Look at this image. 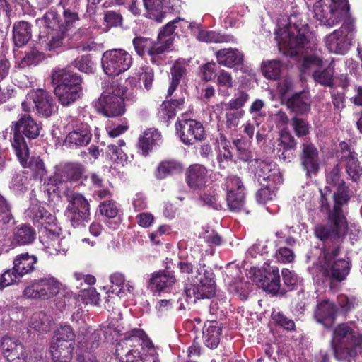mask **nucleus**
Returning <instances> with one entry per match:
<instances>
[{
  "mask_svg": "<svg viewBox=\"0 0 362 362\" xmlns=\"http://www.w3.org/2000/svg\"><path fill=\"white\" fill-rule=\"evenodd\" d=\"M349 199V197L344 192L336 194L335 204L327 216V223H319L315 228L314 233L318 239L337 241L345 236L348 226L343 206Z\"/></svg>",
  "mask_w": 362,
  "mask_h": 362,
  "instance_id": "1",
  "label": "nucleus"
},
{
  "mask_svg": "<svg viewBox=\"0 0 362 362\" xmlns=\"http://www.w3.org/2000/svg\"><path fill=\"white\" fill-rule=\"evenodd\" d=\"M330 344L337 361L349 362L362 351V334L354 332L346 324H339L333 330Z\"/></svg>",
  "mask_w": 362,
  "mask_h": 362,
  "instance_id": "2",
  "label": "nucleus"
},
{
  "mask_svg": "<svg viewBox=\"0 0 362 362\" xmlns=\"http://www.w3.org/2000/svg\"><path fill=\"white\" fill-rule=\"evenodd\" d=\"M103 93L95 102L97 110L107 117H115L125 112L123 95L125 89L117 81L109 79L102 83Z\"/></svg>",
  "mask_w": 362,
  "mask_h": 362,
  "instance_id": "3",
  "label": "nucleus"
},
{
  "mask_svg": "<svg viewBox=\"0 0 362 362\" xmlns=\"http://www.w3.org/2000/svg\"><path fill=\"white\" fill-rule=\"evenodd\" d=\"M311 34L308 32V25L300 28L291 27L280 29L277 33L276 40L279 49L286 54L294 56L300 54L303 49H311L315 42L310 41Z\"/></svg>",
  "mask_w": 362,
  "mask_h": 362,
  "instance_id": "4",
  "label": "nucleus"
},
{
  "mask_svg": "<svg viewBox=\"0 0 362 362\" xmlns=\"http://www.w3.org/2000/svg\"><path fill=\"white\" fill-rule=\"evenodd\" d=\"M339 247L323 251V255L319 258L317 269L320 274L327 280L341 281L344 280L350 271V262L344 259H337Z\"/></svg>",
  "mask_w": 362,
  "mask_h": 362,
  "instance_id": "5",
  "label": "nucleus"
},
{
  "mask_svg": "<svg viewBox=\"0 0 362 362\" xmlns=\"http://www.w3.org/2000/svg\"><path fill=\"white\" fill-rule=\"evenodd\" d=\"M152 342L141 329H134L116 345V356L121 362H137L142 354L139 347L144 350L151 347Z\"/></svg>",
  "mask_w": 362,
  "mask_h": 362,
  "instance_id": "6",
  "label": "nucleus"
},
{
  "mask_svg": "<svg viewBox=\"0 0 362 362\" xmlns=\"http://www.w3.org/2000/svg\"><path fill=\"white\" fill-rule=\"evenodd\" d=\"M82 173V166L78 163H66L57 168L46 183L47 193H61L62 190L71 187L73 182L81 179Z\"/></svg>",
  "mask_w": 362,
  "mask_h": 362,
  "instance_id": "7",
  "label": "nucleus"
},
{
  "mask_svg": "<svg viewBox=\"0 0 362 362\" xmlns=\"http://www.w3.org/2000/svg\"><path fill=\"white\" fill-rule=\"evenodd\" d=\"M202 259V255L196 249H190L189 251L182 252L179 255L177 268L190 284L203 276L204 271H211L206 268Z\"/></svg>",
  "mask_w": 362,
  "mask_h": 362,
  "instance_id": "8",
  "label": "nucleus"
},
{
  "mask_svg": "<svg viewBox=\"0 0 362 362\" xmlns=\"http://www.w3.org/2000/svg\"><path fill=\"white\" fill-rule=\"evenodd\" d=\"M74 338L75 334L69 325H62L55 332L49 349V354L54 360L59 358V362L70 361Z\"/></svg>",
  "mask_w": 362,
  "mask_h": 362,
  "instance_id": "9",
  "label": "nucleus"
},
{
  "mask_svg": "<svg viewBox=\"0 0 362 362\" xmlns=\"http://www.w3.org/2000/svg\"><path fill=\"white\" fill-rule=\"evenodd\" d=\"M301 71L312 73L314 81L320 85L328 87L333 86L334 67L331 63L325 66L322 59L315 54L304 56Z\"/></svg>",
  "mask_w": 362,
  "mask_h": 362,
  "instance_id": "10",
  "label": "nucleus"
},
{
  "mask_svg": "<svg viewBox=\"0 0 362 362\" xmlns=\"http://www.w3.org/2000/svg\"><path fill=\"white\" fill-rule=\"evenodd\" d=\"M313 17L322 25L332 28L349 17L346 10L339 7L337 4L329 0H320L313 7Z\"/></svg>",
  "mask_w": 362,
  "mask_h": 362,
  "instance_id": "11",
  "label": "nucleus"
},
{
  "mask_svg": "<svg viewBox=\"0 0 362 362\" xmlns=\"http://www.w3.org/2000/svg\"><path fill=\"white\" fill-rule=\"evenodd\" d=\"M101 63L105 74L115 76L130 68L132 64V57L124 49H112L103 53Z\"/></svg>",
  "mask_w": 362,
  "mask_h": 362,
  "instance_id": "12",
  "label": "nucleus"
},
{
  "mask_svg": "<svg viewBox=\"0 0 362 362\" xmlns=\"http://www.w3.org/2000/svg\"><path fill=\"white\" fill-rule=\"evenodd\" d=\"M21 105L25 112L35 109L38 115L45 117H50L57 110L52 97L47 91L42 89L28 94Z\"/></svg>",
  "mask_w": 362,
  "mask_h": 362,
  "instance_id": "13",
  "label": "nucleus"
},
{
  "mask_svg": "<svg viewBox=\"0 0 362 362\" xmlns=\"http://www.w3.org/2000/svg\"><path fill=\"white\" fill-rule=\"evenodd\" d=\"M354 25L350 21H344L342 25L325 38V43L330 52L345 54L351 45Z\"/></svg>",
  "mask_w": 362,
  "mask_h": 362,
  "instance_id": "14",
  "label": "nucleus"
},
{
  "mask_svg": "<svg viewBox=\"0 0 362 362\" xmlns=\"http://www.w3.org/2000/svg\"><path fill=\"white\" fill-rule=\"evenodd\" d=\"M69 204L66 209V216L71 225L76 228L83 226L90 216V205L88 200L78 193H66Z\"/></svg>",
  "mask_w": 362,
  "mask_h": 362,
  "instance_id": "15",
  "label": "nucleus"
},
{
  "mask_svg": "<svg viewBox=\"0 0 362 362\" xmlns=\"http://www.w3.org/2000/svg\"><path fill=\"white\" fill-rule=\"evenodd\" d=\"M13 149L16 155L23 168H29L35 179L42 180L46 175L47 170L45 164L40 157L29 158L28 148L22 139H16L13 143Z\"/></svg>",
  "mask_w": 362,
  "mask_h": 362,
  "instance_id": "16",
  "label": "nucleus"
},
{
  "mask_svg": "<svg viewBox=\"0 0 362 362\" xmlns=\"http://www.w3.org/2000/svg\"><path fill=\"white\" fill-rule=\"evenodd\" d=\"M242 159L245 161H248L250 167H254L256 169V176L258 182L262 184V182H273L274 184L281 182V175L279 168L271 160H260V159H251L246 153L245 156H242Z\"/></svg>",
  "mask_w": 362,
  "mask_h": 362,
  "instance_id": "17",
  "label": "nucleus"
},
{
  "mask_svg": "<svg viewBox=\"0 0 362 362\" xmlns=\"http://www.w3.org/2000/svg\"><path fill=\"white\" fill-rule=\"evenodd\" d=\"M223 188L227 192L226 202L228 209L233 211H240L245 206V187L236 175H229L225 180Z\"/></svg>",
  "mask_w": 362,
  "mask_h": 362,
  "instance_id": "18",
  "label": "nucleus"
},
{
  "mask_svg": "<svg viewBox=\"0 0 362 362\" xmlns=\"http://www.w3.org/2000/svg\"><path fill=\"white\" fill-rule=\"evenodd\" d=\"M214 274L212 271H204L203 276L192 284V287L186 289V295L192 298L194 302L197 299L211 298L216 293V282Z\"/></svg>",
  "mask_w": 362,
  "mask_h": 362,
  "instance_id": "19",
  "label": "nucleus"
},
{
  "mask_svg": "<svg viewBox=\"0 0 362 362\" xmlns=\"http://www.w3.org/2000/svg\"><path fill=\"white\" fill-rule=\"evenodd\" d=\"M59 229L55 225L47 224L40 229V241L46 252L51 255L65 254L66 248L63 247L62 239L59 237Z\"/></svg>",
  "mask_w": 362,
  "mask_h": 362,
  "instance_id": "20",
  "label": "nucleus"
},
{
  "mask_svg": "<svg viewBox=\"0 0 362 362\" xmlns=\"http://www.w3.org/2000/svg\"><path fill=\"white\" fill-rule=\"evenodd\" d=\"M177 134L182 142L192 145L204 137V129L202 123L194 119H179L175 124Z\"/></svg>",
  "mask_w": 362,
  "mask_h": 362,
  "instance_id": "21",
  "label": "nucleus"
},
{
  "mask_svg": "<svg viewBox=\"0 0 362 362\" xmlns=\"http://www.w3.org/2000/svg\"><path fill=\"white\" fill-rule=\"evenodd\" d=\"M299 155L300 164L308 177L315 176L320 166V154L316 146L308 141L304 142Z\"/></svg>",
  "mask_w": 362,
  "mask_h": 362,
  "instance_id": "22",
  "label": "nucleus"
},
{
  "mask_svg": "<svg viewBox=\"0 0 362 362\" xmlns=\"http://www.w3.org/2000/svg\"><path fill=\"white\" fill-rule=\"evenodd\" d=\"M11 130L13 132V139L11 142L13 147L16 139H22L23 142H25L23 136L33 139L40 134L39 125L30 115L27 114L19 115L18 120L13 122Z\"/></svg>",
  "mask_w": 362,
  "mask_h": 362,
  "instance_id": "23",
  "label": "nucleus"
},
{
  "mask_svg": "<svg viewBox=\"0 0 362 362\" xmlns=\"http://www.w3.org/2000/svg\"><path fill=\"white\" fill-rule=\"evenodd\" d=\"M176 282L174 272L161 270L152 274L148 281V288L153 295L160 296L170 293Z\"/></svg>",
  "mask_w": 362,
  "mask_h": 362,
  "instance_id": "24",
  "label": "nucleus"
},
{
  "mask_svg": "<svg viewBox=\"0 0 362 362\" xmlns=\"http://www.w3.org/2000/svg\"><path fill=\"white\" fill-rule=\"evenodd\" d=\"M337 308L334 303L328 299L317 303L314 311V318L316 322L325 328H331L336 321Z\"/></svg>",
  "mask_w": 362,
  "mask_h": 362,
  "instance_id": "25",
  "label": "nucleus"
},
{
  "mask_svg": "<svg viewBox=\"0 0 362 362\" xmlns=\"http://www.w3.org/2000/svg\"><path fill=\"white\" fill-rule=\"evenodd\" d=\"M0 348L8 362H25V348L17 339L3 337Z\"/></svg>",
  "mask_w": 362,
  "mask_h": 362,
  "instance_id": "26",
  "label": "nucleus"
},
{
  "mask_svg": "<svg viewBox=\"0 0 362 362\" xmlns=\"http://www.w3.org/2000/svg\"><path fill=\"white\" fill-rule=\"evenodd\" d=\"M259 282L262 288L268 292L276 293L280 288V276L279 269L276 267H270L264 264L262 271L260 272Z\"/></svg>",
  "mask_w": 362,
  "mask_h": 362,
  "instance_id": "27",
  "label": "nucleus"
},
{
  "mask_svg": "<svg viewBox=\"0 0 362 362\" xmlns=\"http://www.w3.org/2000/svg\"><path fill=\"white\" fill-rule=\"evenodd\" d=\"M133 45L136 52L139 56H144L147 53L151 57V62H155L154 57L163 54V48L157 42L153 41L148 37H136L133 40Z\"/></svg>",
  "mask_w": 362,
  "mask_h": 362,
  "instance_id": "28",
  "label": "nucleus"
},
{
  "mask_svg": "<svg viewBox=\"0 0 362 362\" xmlns=\"http://www.w3.org/2000/svg\"><path fill=\"white\" fill-rule=\"evenodd\" d=\"M181 23L180 26L182 28H185V26L193 28L194 26L192 23H189L187 21H185L184 19H181L180 18H177L175 20L171 21L165 25L163 29L159 33L158 35V42L160 45L163 48V52H165L170 47L173 43V33L176 28H177V24Z\"/></svg>",
  "mask_w": 362,
  "mask_h": 362,
  "instance_id": "29",
  "label": "nucleus"
},
{
  "mask_svg": "<svg viewBox=\"0 0 362 362\" xmlns=\"http://www.w3.org/2000/svg\"><path fill=\"white\" fill-rule=\"evenodd\" d=\"M92 134L86 124H80L74 127L66 137L65 142L69 146L80 147L87 146L91 140Z\"/></svg>",
  "mask_w": 362,
  "mask_h": 362,
  "instance_id": "30",
  "label": "nucleus"
},
{
  "mask_svg": "<svg viewBox=\"0 0 362 362\" xmlns=\"http://www.w3.org/2000/svg\"><path fill=\"white\" fill-rule=\"evenodd\" d=\"M208 171L202 165H192L187 170L186 180L191 189H199L204 187L208 180Z\"/></svg>",
  "mask_w": 362,
  "mask_h": 362,
  "instance_id": "31",
  "label": "nucleus"
},
{
  "mask_svg": "<svg viewBox=\"0 0 362 362\" xmlns=\"http://www.w3.org/2000/svg\"><path fill=\"white\" fill-rule=\"evenodd\" d=\"M25 214L35 224H39L41 227L54 221L53 216L36 200L31 202L25 211Z\"/></svg>",
  "mask_w": 362,
  "mask_h": 362,
  "instance_id": "32",
  "label": "nucleus"
},
{
  "mask_svg": "<svg viewBox=\"0 0 362 362\" xmlns=\"http://www.w3.org/2000/svg\"><path fill=\"white\" fill-rule=\"evenodd\" d=\"M52 83L55 86H66L68 87L81 88V77L76 73L61 69L52 71Z\"/></svg>",
  "mask_w": 362,
  "mask_h": 362,
  "instance_id": "33",
  "label": "nucleus"
},
{
  "mask_svg": "<svg viewBox=\"0 0 362 362\" xmlns=\"http://www.w3.org/2000/svg\"><path fill=\"white\" fill-rule=\"evenodd\" d=\"M221 327L216 321L204 324L202 329V340L204 345L210 349H216L220 343Z\"/></svg>",
  "mask_w": 362,
  "mask_h": 362,
  "instance_id": "34",
  "label": "nucleus"
},
{
  "mask_svg": "<svg viewBox=\"0 0 362 362\" xmlns=\"http://www.w3.org/2000/svg\"><path fill=\"white\" fill-rule=\"evenodd\" d=\"M41 299H49L59 293L64 286L56 278L47 276L37 280Z\"/></svg>",
  "mask_w": 362,
  "mask_h": 362,
  "instance_id": "35",
  "label": "nucleus"
},
{
  "mask_svg": "<svg viewBox=\"0 0 362 362\" xmlns=\"http://www.w3.org/2000/svg\"><path fill=\"white\" fill-rule=\"evenodd\" d=\"M37 259L34 255H30L28 253H22L17 255L13 259V269L20 277L31 273L35 269V264Z\"/></svg>",
  "mask_w": 362,
  "mask_h": 362,
  "instance_id": "36",
  "label": "nucleus"
},
{
  "mask_svg": "<svg viewBox=\"0 0 362 362\" xmlns=\"http://www.w3.org/2000/svg\"><path fill=\"white\" fill-rule=\"evenodd\" d=\"M216 56L219 64L233 67L243 64V54L237 49H223L216 52Z\"/></svg>",
  "mask_w": 362,
  "mask_h": 362,
  "instance_id": "37",
  "label": "nucleus"
},
{
  "mask_svg": "<svg viewBox=\"0 0 362 362\" xmlns=\"http://www.w3.org/2000/svg\"><path fill=\"white\" fill-rule=\"evenodd\" d=\"M110 281L112 284V292L115 293L119 297L123 298L134 291L133 283L127 281L123 274L115 272L110 276Z\"/></svg>",
  "mask_w": 362,
  "mask_h": 362,
  "instance_id": "38",
  "label": "nucleus"
},
{
  "mask_svg": "<svg viewBox=\"0 0 362 362\" xmlns=\"http://www.w3.org/2000/svg\"><path fill=\"white\" fill-rule=\"evenodd\" d=\"M54 93L58 98L59 102L63 106H68L74 103L79 99L83 94L81 88H67L66 86H56L54 88Z\"/></svg>",
  "mask_w": 362,
  "mask_h": 362,
  "instance_id": "39",
  "label": "nucleus"
},
{
  "mask_svg": "<svg viewBox=\"0 0 362 362\" xmlns=\"http://www.w3.org/2000/svg\"><path fill=\"white\" fill-rule=\"evenodd\" d=\"M143 3L148 17L158 23L162 21L167 10L169 11L170 8L163 0H143Z\"/></svg>",
  "mask_w": 362,
  "mask_h": 362,
  "instance_id": "40",
  "label": "nucleus"
},
{
  "mask_svg": "<svg viewBox=\"0 0 362 362\" xmlns=\"http://www.w3.org/2000/svg\"><path fill=\"white\" fill-rule=\"evenodd\" d=\"M162 141L160 132L156 129L146 130L139 140V148L142 151V154L146 156L156 145Z\"/></svg>",
  "mask_w": 362,
  "mask_h": 362,
  "instance_id": "41",
  "label": "nucleus"
},
{
  "mask_svg": "<svg viewBox=\"0 0 362 362\" xmlns=\"http://www.w3.org/2000/svg\"><path fill=\"white\" fill-rule=\"evenodd\" d=\"M31 25L24 21L14 23L13 26V40L16 46L25 45L31 38Z\"/></svg>",
  "mask_w": 362,
  "mask_h": 362,
  "instance_id": "42",
  "label": "nucleus"
},
{
  "mask_svg": "<svg viewBox=\"0 0 362 362\" xmlns=\"http://www.w3.org/2000/svg\"><path fill=\"white\" fill-rule=\"evenodd\" d=\"M73 40L78 42L77 48L83 52L90 51L95 48L93 40L92 30L90 28H79L73 35Z\"/></svg>",
  "mask_w": 362,
  "mask_h": 362,
  "instance_id": "43",
  "label": "nucleus"
},
{
  "mask_svg": "<svg viewBox=\"0 0 362 362\" xmlns=\"http://www.w3.org/2000/svg\"><path fill=\"white\" fill-rule=\"evenodd\" d=\"M288 106L299 114H305L310 111V96L308 92L303 91L296 93L288 101Z\"/></svg>",
  "mask_w": 362,
  "mask_h": 362,
  "instance_id": "44",
  "label": "nucleus"
},
{
  "mask_svg": "<svg viewBox=\"0 0 362 362\" xmlns=\"http://www.w3.org/2000/svg\"><path fill=\"white\" fill-rule=\"evenodd\" d=\"M198 30V33L197 34V39L201 42H214V43H221V42H235V38L232 35H221L215 31H209L205 30H202L199 28L197 25V28Z\"/></svg>",
  "mask_w": 362,
  "mask_h": 362,
  "instance_id": "45",
  "label": "nucleus"
},
{
  "mask_svg": "<svg viewBox=\"0 0 362 362\" xmlns=\"http://www.w3.org/2000/svg\"><path fill=\"white\" fill-rule=\"evenodd\" d=\"M341 160L346 163V171L354 181H357L362 175V168L360 166L356 154L349 151L348 155L341 156Z\"/></svg>",
  "mask_w": 362,
  "mask_h": 362,
  "instance_id": "46",
  "label": "nucleus"
},
{
  "mask_svg": "<svg viewBox=\"0 0 362 362\" xmlns=\"http://www.w3.org/2000/svg\"><path fill=\"white\" fill-rule=\"evenodd\" d=\"M37 21L43 25L45 28L51 30L52 32L62 30L60 16L53 10L46 12L42 18L37 19Z\"/></svg>",
  "mask_w": 362,
  "mask_h": 362,
  "instance_id": "47",
  "label": "nucleus"
},
{
  "mask_svg": "<svg viewBox=\"0 0 362 362\" xmlns=\"http://www.w3.org/2000/svg\"><path fill=\"white\" fill-rule=\"evenodd\" d=\"M51 325L49 317L45 313H34L29 321V327L39 332H47Z\"/></svg>",
  "mask_w": 362,
  "mask_h": 362,
  "instance_id": "48",
  "label": "nucleus"
},
{
  "mask_svg": "<svg viewBox=\"0 0 362 362\" xmlns=\"http://www.w3.org/2000/svg\"><path fill=\"white\" fill-rule=\"evenodd\" d=\"M282 68V64L277 59L263 61L262 71L263 75L270 79H276L279 77Z\"/></svg>",
  "mask_w": 362,
  "mask_h": 362,
  "instance_id": "49",
  "label": "nucleus"
},
{
  "mask_svg": "<svg viewBox=\"0 0 362 362\" xmlns=\"http://www.w3.org/2000/svg\"><path fill=\"white\" fill-rule=\"evenodd\" d=\"M64 32H52L47 37V40L45 45V49L54 52H60L64 49Z\"/></svg>",
  "mask_w": 362,
  "mask_h": 362,
  "instance_id": "50",
  "label": "nucleus"
},
{
  "mask_svg": "<svg viewBox=\"0 0 362 362\" xmlns=\"http://www.w3.org/2000/svg\"><path fill=\"white\" fill-rule=\"evenodd\" d=\"M184 103V98L165 101L161 105L160 113L164 118L171 119L175 116L177 110L182 109Z\"/></svg>",
  "mask_w": 362,
  "mask_h": 362,
  "instance_id": "51",
  "label": "nucleus"
},
{
  "mask_svg": "<svg viewBox=\"0 0 362 362\" xmlns=\"http://www.w3.org/2000/svg\"><path fill=\"white\" fill-rule=\"evenodd\" d=\"M35 231L28 225H23L14 233V240L20 245H28L35 240Z\"/></svg>",
  "mask_w": 362,
  "mask_h": 362,
  "instance_id": "52",
  "label": "nucleus"
},
{
  "mask_svg": "<svg viewBox=\"0 0 362 362\" xmlns=\"http://www.w3.org/2000/svg\"><path fill=\"white\" fill-rule=\"evenodd\" d=\"M42 53L36 49H31L16 62L17 67L25 69L32 65H37L42 59Z\"/></svg>",
  "mask_w": 362,
  "mask_h": 362,
  "instance_id": "53",
  "label": "nucleus"
},
{
  "mask_svg": "<svg viewBox=\"0 0 362 362\" xmlns=\"http://www.w3.org/2000/svg\"><path fill=\"white\" fill-rule=\"evenodd\" d=\"M181 170L182 166L179 163L173 160L162 162L158 168L156 177L160 180L164 179L167 176Z\"/></svg>",
  "mask_w": 362,
  "mask_h": 362,
  "instance_id": "54",
  "label": "nucleus"
},
{
  "mask_svg": "<svg viewBox=\"0 0 362 362\" xmlns=\"http://www.w3.org/2000/svg\"><path fill=\"white\" fill-rule=\"evenodd\" d=\"M217 84L218 86V93L223 96L229 95L226 89L233 87V81L231 74L225 71L221 70L217 74Z\"/></svg>",
  "mask_w": 362,
  "mask_h": 362,
  "instance_id": "55",
  "label": "nucleus"
},
{
  "mask_svg": "<svg viewBox=\"0 0 362 362\" xmlns=\"http://www.w3.org/2000/svg\"><path fill=\"white\" fill-rule=\"evenodd\" d=\"M249 98L250 96L247 92L239 90L229 102L224 103L225 110H240L239 109L245 105Z\"/></svg>",
  "mask_w": 362,
  "mask_h": 362,
  "instance_id": "56",
  "label": "nucleus"
},
{
  "mask_svg": "<svg viewBox=\"0 0 362 362\" xmlns=\"http://www.w3.org/2000/svg\"><path fill=\"white\" fill-rule=\"evenodd\" d=\"M327 183L333 186H337V192H334V197L340 192H344L348 194L347 188L344 186V183L340 180V169L338 165L334 166L332 170L327 175ZM349 197V195H347Z\"/></svg>",
  "mask_w": 362,
  "mask_h": 362,
  "instance_id": "57",
  "label": "nucleus"
},
{
  "mask_svg": "<svg viewBox=\"0 0 362 362\" xmlns=\"http://www.w3.org/2000/svg\"><path fill=\"white\" fill-rule=\"evenodd\" d=\"M125 145L123 140L118 141V146L114 144H109L106 151V156L110 160L122 163L127 159V156L123 151L119 148Z\"/></svg>",
  "mask_w": 362,
  "mask_h": 362,
  "instance_id": "58",
  "label": "nucleus"
},
{
  "mask_svg": "<svg viewBox=\"0 0 362 362\" xmlns=\"http://www.w3.org/2000/svg\"><path fill=\"white\" fill-rule=\"evenodd\" d=\"M226 125L228 129L235 130L240 124V120L245 114L243 110H226Z\"/></svg>",
  "mask_w": 362,
  "mask_h": 362,
  "instance_id": "59",
  "label": "nucleus"
},
{
  "mask_svg": "<svg viewBox=\"0 0 362 362\" xmlns=\"http://www.w3.org/2000/svg\"><path fill=\"white\" fill-rule=\"evenodd\" d=\"M72 64L75 68L86 74L94 72L95 69L93 62L91 60L90 57L87 55L81 56V57L75 59Z\"/></svg>",
  "mask_w": 362,
  "mask_h": 362,
  "instance_id": "60",
  "label": "nucleus"
},
{
  "mask_svg": "<svg viewBox=\"0 0 362 362\" xmlns=\"http://www.w3.org/2000/svg\"><path fill=\"white\" fill-rule=\"evenodd\" d=\"M100 212L106 217L115 218L118 214L119 209L115 202L107 199L100 203Z\"/></svg>",
  "mask_w": 362,
  "mask_h": 362,
  "instance_id": "61",
  "label": "nucleus"
},
{
  "mask_svg": "<svg viewBox=\"0 0 362 362\" xmlns=\"http://www.w3.org/2000/svg\"><path fill=\"white\" fill-rule=\"evenodd\" d=\"M64 21L61 20L62 30L64 33L71 28L75 23L79 21L78 15L76 12L69 9H64L63 12Z\"/></svg>",
  "mask_w": 362,
  "mask_h": 362,
  "instance_id": "62",
  "label": "nucleus"
},
{
  "mask_svg": "<svg viewBox=\"0 0 362 362\" xmlns=\"http://www.w3.org/2000/svg\"><path fill=\"white\" fill-rule=\"evenodd\" d=\"M222 150L219 151L217 160L220 168H225L228 165V162L231 161L233 156L225 138L222 141Z\"/></svg>",
  "mask_w": 362,
  "mask_h": 362,
  "instance_id": "63",
  "label": "nucleus"
},
{
  "mask_svg": "<svg viewBox=\"0 0 362 362\" xmlns=\"http://www.w3.org/2000/svg\"><path fill=\"white\" fill-rule=\"evenodd\" d=\"M297 142L294 137L287 131H282L279 139V146L282 149L294 150L296 148Z\"/></svg>",
  "mask_w": 362,
  "mask_h": 362,
  "instance_id": "64",
  "label": "nucleus"
}]
</instances>
